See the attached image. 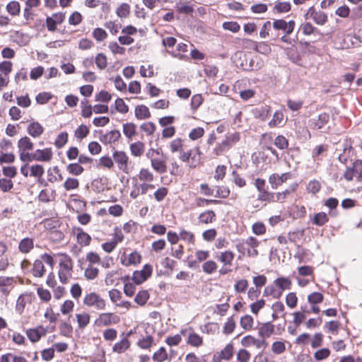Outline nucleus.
I'll use <instances>...</instances> for the list:
<instances>
[{"label": "nucleus", "instance_id": "obj_35", "mask_svg": "<svg viewBox=\"0 0 362 362\" xmlns=\"http://www.w3.org/2000/svg\"><path fill=\"white\" fill-rule=\"evenodd\" d=\"M151 358L153 362H165L171 360V357L169 356L167 349L164 346H160L155 351Z\"/></svg>", "mask_w": 362, "mask_h": 362}, {"label": "nucleus", "instance_id": "obj_27", "mask_svg": "<svg viewBox=\"0 0 362 362\" xmlns=\"http://www.w3.org/2000/svg\"><path fill=\"white\" fill-rule=\"evenodd\" d=\"M102 131H100V141L105 145L115 144L121 138V134L119 130L113 129L107 132L105 134H101Z\"/></svg>", "mask_w": 362, "mask_h": 362}, {"label": "nucleus", "instance_id": "obj_14", "mask_svg": "<svg viewBox=\"0 0 362 362\" xmlns=\"http://www.w3.org/2000/svg\"><path fill=\"white\" fill-rule=\"evenodd\" d=\"M235 352L234 345L232 342L227 344L221 350L215 352L212 356V362H222L230 361Z\"/></svg>", "mask_w": 362, "mask_h": 362}, {"label": "nucleus", "instance_id": "obj_30", "mask_svg": "<svg viewBox=\"0 0 362 362\" xmlns=\"http://www.w3.org/2000/svg\"><path fill=\"white\" fill-rule=\"evenodd\" d=\"M329 121V115L327 112L321 113L317 119H313L309 121L310 127L314 129H321Z\"/></svg>", "mask_w": 362, "mask_h": 362}, {"label": "nucleus", "instance_id": "obj_15", "mask_svg": "<svg viewBox=\"0 0 362 362\" xmlns=\"http://www.w3.org/2000/svg\"><path fill=\"white\" fill-rule=\"evenodd\" d=\"M153 273V267L149 264L144 265L141 270H136L133 272L132 279L136 285H140L146 281Z\"/></svg>", "mask_w": 362, "mask_h": 362}, {"label": "nucleus", "instance_id": "obj_33", "mask_svg": "<svg viewBox=\"0 0 362 362\" xmlns=\"http://www.w3.org/2000/svg\"><path fill=\"white\" fill-rule=\"evenodd\" d=\"M298 187V184H295L291 186V189H286L284 191L278 192H274V203H281L283 204L286 202L288 196L291 193L294 192L296 190V188Z\"/></svg>", "mask_w": 362, "mask_h": 362}, {"label": "nucleus", "instance_id": "obj_50", "mask_svg": "<svg viewBox=\"0 0 362 362\" xmlns=\"http://www.w3.org/2000/svg\"><path fill=\"white\" fill-rule=\"evenodd\" d=\"M240 325L245 331L252 330L254 327L253 317L248 314L242 316L240 319Z\"/></svg>", "mask_w": 362, "mask_h": 362}, {"label": "nucleus", "instance_id": "obj_51", "mask_svg": "<svg viewBox=\"0 0 362 362\" xmlns=\"http://www.w3.org/2000/svg\"><path fill=\"white\" fill-rule=\"evenodd\" d=\"M90 133V128L86 124L79 125L74 131V137L78 141H82L83 139L87 137Z\"/></svg>", "mask_w": 362, "mask_h": 362}, {"label": "nucleus", "instance_id": "obj_48", "mask_svg": "<svg viewBox=\"0 0 362 362\" xmlns=\"http://www.w3.org/2000/svg\"><path fill=\"white\" fill-rule=\"evenodd\" d=\"M115 13L119 18H128L131 13L130 5L125 2L120 4L116 8Z\"/></svg>", "mask_w": 362, "mask_h": 362}, {"label": "nucleus", "instance_id": "obj_9", "mask_svg": "<svg viewBox=\"0 0 362 362\" xmlns=\"http://www.w3.org/2000/svg\"><path fill=\"white\" fill-rule=\"evenodd\" d=\"M17 145L20 160L23 162L28 163L32 154L30 151L34 149V143L30 137L24 136L18 141Z\"/></svg>", "mask_w": 362, "mask_h": 362}, {"label": "nucleus", "instance_id": "obj_12", "mask_svg": "<svg viewBox=\"0 0 362 362\" xmlns=\"http://www.w3.org/2000/svg\"><path fill=\"white\" fill-rule=\"evenodd\" d=\"M272 26L274 30L284 32V35L281 37V40L285 42L286 36L290 35L293 32L296 22L293 20L287 22L284 19H276L274 21Z\"/></svg>", "mask_w": 362, "mask_h": 362}, {"label": "nucleus", "instance_id": "obj_7", "mask_svg": "<svg viewBox=\"0 0 362 362\" xmlns=\"http://www.w3.org/2000/svg\"><path fill=\"white\" fill-rule=\"evenodd\" d=\"M84 306L95 308L97 310H103L106 308V300L96 292H89L84 295L83 299Z\"/></svg>", "mask_w": 362, "mask_h": 362}, {"label": "nucleus", "instance_id": "obj_43", "mask_svg": "<svg viewBox=\"0 0 362 362\" xmlns=\"http://www.w3.org/2000/svg\"><path fill=\"white\" fill-rule=\"evenodd\" d=\"M284 114L282 110H276L272 117V119L269 122L268 125L271 128L283 126L284 122Z\"/></svg>", "mask_w": 362, "mask_h": 362}, {"label": "nucleus", "instance_id": "obj_5", "mask_svg": "<svg viewBox=\"0 0 362 362\" xmlns=\"http://www.w3.org/2000/svg\"><path fill=\"white\" fill-rule=\"evenodd\" d=\"M112 158L116 163L118 169L122 173L129 175L134 171V163L129 160L127 154L122 151L113 152Z\"/></svg>", "mask_w": 362, "mask_h": 362}, {"label": "nucleus", "instance_id": "obj_58", "mask_svg": "<svg viewBox=\"0 0 362 362\" xmlns=\"http://www.w3.org/2000/svg\"><path fill=\"white\" fill-rule=\"evenodd\" d=\"M74 302L71 299H66L60 305V312L63 315H70L74 311Z\"/></svg>", "mask_w": 362, "mask_h": 362}, {"label": "nucleus", "instance_id": "obj_39", "mask_svg": "<svg viewBox=\"0 0 362 362\" xmlns=\"http://www.w3.org/2000/svg\"><path fill=\"white\" fill-rule=\"evenodd\" d=\"M263 296L264 297H272L274 299H280L282 296L274 281L272 284H269L264 288Z\"/></svg>", "mask_w": 362, "mask_h": 362}, {"label": "nucleus", "instance_id": "obj_54", "mask_svg": "<svg viewBox=\"0 0 362 362\" xmlns=\"http://www.w3.org/2000/svg\"><path fill=\"white\" fill-rule=\"evenodd\" d=\"M329 217L325 212L315 214L312 219L313 224L317 226H322L329 222Z\"/></svg>", "mask_w": 362, "mask_h": 362}, {"label": "nucleus", "instance_id": "obj_18", "mask_svg": "<svg viewBox=\"0 0 362 362\" xmlns=\"http://www.w3.org/2000/svg\"><path fill=\"white\" fill-rule=\"evenodd\" d=\"M53 158V151L51 148L37 149L32 153L28 162L33 160L49 163Z\"/></svg>", "mask_w": 362, "mask_h": 362}, {"label": "nucleus", "instance_id": "obj_45", "mask_svg": "<svg viewBox=\"0 0 362 362\" xmlns=\"http://www.w3.org/2000/svg\"><path fill=\"white\" fill-rule=\"evenodd\" d=\"M136 345L141 349L150 350L155 345L154 338L151 335H146L138 340Z\"/></svg>", "mask_w": 362, "mask_h": 362}, {"label": "nucleus", "instance_id": "obj_63", "mask_svg": "<svg viewBox=\"0 0 362 362\" xmlns=\"http://www.w3.org/2000/svg\"><path fill=\"white\" fill-rule=\"evenodd\" d=\"M99 269L95 266L88 265L84 270V276L87 280H93L99 275Z\"/></svg>", "mask_w": 362, "mask_h": 362}, {"label": "nucleus", "instance_id": "obj_47", "mask_svg": "<svg viewBox=\"0 0 362 362\" xmlns=\"http://www.w3.org/2000/svg\"><path fill=\"white\" fill-rule=\"evenodd\" d=\"M177 13L186 15H191L194 12V7L187 1H180L175 6Z\"/></svg>", "mask_w": 362, "mask_h": 362}, {"label": "nucleus", "instance_id": "obj_1", "mask_svg": "<svg viewBox=\"0 0 362 362\" xmlns=\"http://www.w3.org/2000/svg\"><path fill=\"white\" fill-rule=\"evenodd\" d=\"M156 176L153 173L147 168H141L139 173L132 177V190L129 196L136 199L141 195H145L148 191L156 188L153 182Z\"/></svg>", "mask_w": 362, "mask_h": 362}, {"label": "nucleus", "instance_id": "obj_25", "mask_svg": "<svg viewBox=\"0 0 362 362\" xmlns=\"http://www.w3.org/2000/svg\"><path fill=\"white\" fill-rule=\"evenodd\" d=\"M243 347L255 346L257 349H264L267 343L264 339H259L254 336L248 334L242 338L240 341Z\"/></svg>", "mask_w": 362, "mask_h": 362}, {"label": "nucleus", "instance_id": "obj_60", "mask_svg": "<svg viewBox=\"0 0 362 362\" xmlns=\"http://www.w3.org/2000/svg\"><path fill=\"white\" fill-rule=\"evenodd\" d=\"M150 298L147 290H140L134 298V302L140 306H144Z\"/></svg>", "mask_w": 362, "mask_h": 362}, {"label": "nucleus", "instance_id": "obj_56", "mask_svg": "<svg viewBox=\"0 0 362 362\" xmlns=\"http://www.w3.org/2000/svg\"><path fill=\"white\" fill-rule=\"evenodd\" d=\"M285 303L288 308H296L298 303L297 293L294 291L288 293L285 296Z\"/></svg>", "mask_w": 362, "mask_h": 362}, {"label": "nucleus", "instance_id": "obj_52", "mask_svg": "<svg viewBox=\"0 0 362 362\" xmlns=\"http://www.w3.org/2000/svg\"><path fill=\"white\" fill-rule=\"evenodd\" d=\"M216 194L214 197L216 199H226L229 197L230 194V189L228 187L225 185H217L215 187Z\"/></svg>", "mask_w": 362, "mask_h": 362}, {"label": "nucleus", "instance_id": "obj_26", "mask_svg": "<svg viewBox=\"0 0 362 362\" xmlns=\"http://www.w3.org/2000/svg\"><path fill=\"white\" fill-rule=\"evenodd\" d=\"M129 334L122 333L121 339L112 346V352L121 354L130 349L131 341L129 339Z\"/></svg>", "mask_w": 362, "mask_h": 362}, {"label": "nucleus", "instance_id": "obj_34", "mask_svg": "<svg viewBox=\"0 0 362 362\" xmlns=\"http://www.w3.org/2000/svg\"><path fill=\"white\" fill-rule=\"evenodd\" d=\"M56 198V191L54 189L45 188L38 194V200L43 203L53 202Z\"/></svg>", "mask_w": 362, "mask_h": 362}, {"label": "nucleus", "instance_id": "obj_37", "mask_svg": "<svg viewBox=\"0 0 362 362\" xmlns=\"http://www.w3.org/2000/svg\"><path fill=\"white\" fill-rule=\"evenodd\" d=\"M275 332V327L271 322L263 323L258 329V334L263 339L270 337Z\"/></svg>", "mask_w": 362, "mask_h": 362}, {"label": "nucleus", "instance_id": "obj_21", "mask_svg": "<svg viewBox=\"0 0 362 362\" xmlns=\"http://www.w3.org/2000/svg\"><path fill=\"white\" fill-rule=\"evenodd\" d=\"M291 177L290 172L279 175L278 173H272L269 176L268 182L273 189H276L285 183Z\"/></svg>", "mask_w": 362, "mask_h": 362}, {"label": "nucleus", "instance_id": "obj_24", "mask_svg": "<svg viewBox=\"0 0 362 362\" xmlns=\"http://www.w3.org/2000/svg\"><path fill=\"white\" fill-rule=\"evenodd\" d=\"M307 300L310 305L311 311L313 313L317 314L320 312V308L317 305L324 300V295L320 292H312L308 294Z\"/></svg>", "mask_w": 362, "mask_h": 362}, {"label": "nucleus", "instance_id": "obj_41", "mask_svg": "<svg viewBox=\"0 0 362 362\" xmlns=\"http://www.w3.org/2000/svg\"><path fill=\"white\" fill-rule=\"evenodd\" d=\"M7 250L6 244L0 241V271L5 270L8 266V259L6 255Z\"/></svg>", "mask_w": 362, "mask_h": 362}, {"label": "nucleus", "instance_id": "obj_2", "mask_svg": "<svg viewBox=\"0 0 362 362\" xmlns=\"http://www.w3.org/2000/svg\"><path fill=\"white\" fill-rule=\"evenodd\" d=\"M185 142V139L177 137L169 143V150L173 154L178 153L181 162L188 164L191 168H195L199 163L200 148L197 146L194 149H186Z\"/></svg>", "mask_w": 362, "mask_h": 362}, {"label": "nucleus", "instance_id": "obj_49", "mask_svg": "<svg viewBox=\"0 0 362 362\" xmlns=\"http://www.w3.org/2000/svg\"><path fill=\"white\" fill-rule=\"evenodd\" d=\"M297 272L300 276H310L312 281L315 280V268L313 266H300L297 268Z\"/></svg>", "mask_w": 362, "mask_h": 362}, {"label": "nucleus", "instance_id": "obj_31", "mask_svg": "<svg viewBox=\"0 0 362 362\" xmlns=\"http://www.w3.org/2000/svg\"><path fill=\"white\" fill-rule=\"evenodd\" d=\"M275 285L277 286L279 292L283 296L284 291L286 290H290L292 287V280L289 276H279L274 280Z\"/></svg>", "mask_w": 362, "mask_h": 362}, {"label": "nucleus", "instance_id": "obj_64", "mask_svg": "<svg viewBox=\"0 0 362 362\" xmlns=\"http://www.w3.org/2000/svg\"><path fill=\"white\" fill-rule=\"evenodd\" d=\"M204 98L202 94H194L192 95L190 101V108L193 112H195L199 107L203 104L204 103Z\"/></svg>", "mask_w": 362, "mask_h": 362}, {"label": "nucleus", "instance_id": "obj_40", "mask_svg": "<svg viewBox=\"0 0 362 362\" xmlns=\"http://www.w3.org/2000/svg\"><path fill=\"white\" fill-rule=\"evenodd\" d=\"M187 332V329H182L180 330V334H176L173 336H168L165 339V343L169 346H178L180 342L182 341V335H185L186 332Z\"/></svg>", "mask_w": 362, "mask_h": 362}, {"label": "nucleus", "instance_id": "obj_17", "mask_svg": "<svg viewBox=\"0 0 362 362\" xmlns=\"http://www.w3.org/2000/svg\"><path fill=\"white\" fill-rule=\"evenodd\" d=\"M47 334V329L43 325H38L25 330V334L28 339L33 344L38 342L42 337H45Z\"/></svg>", "mask_w": 362, "mask_h": 362}, {"label": "nucleus", "instance_id": "obj_38", "mask_svg": "<svg viewBox=\"0 0 362 362\" xmlns=\"http://www.w3.org/2000/svg\"><path fill=\"white\" fill-rule=\"evenodd\" d=\"M291 4L290 1H276L273 7V11L276 13H286L291 11Z\"/></svg>", "mask_w": 362, "mask_h": 362}, {"label": "nucleus", "instance_id": "obj_3", "mask_svg": "<svg viewBox=\"0 0 362 362\" xmlns=\"http://www.w3.org/2000/svg\"><path fill=\"white\" fill-rule=\"evenodd\" d=\"M58 262L57 275L59 281L62 284H68L72 279L74 272V260L65 252H58L56 254Z\"/></svg>", "mask_w": 362, "mask_h": 362}, {"label": "nucleus", "instance_id": "obj_44", "mask_svg": "<svg viewBox=\"0 0 362 362\" xmlns=\"http://www.w3.org/2000/svg\"><path fill=\"white\" fill-rule=\"evenodd\" d=\"M131 154L134 157H141L145 150V144L140 141L132 143L129 146Z\"/></svg>", "mask_w": 362, "mask_h": 362}, {"label": "nucleus", "instance_id": "obj_62", "mask_svg": "<svg viewBox=\"0 0 362 362\" xmlns=\"http://www.w3.org/2000/svg\"><path fill=\"white\" fill-rule=\"evenodd\" d=\"M321 182L315 179L310 180L306 186V190L308 193L312 194H316L318 193L321 190Z\"/></svg>", "mask_w": 362, "mask_h": 362}, {"label": "nucleus", "instance_id": "obj_19", "mask_svg": "<svg viewBox=\"0 0 362 362\" xmlns=\"http://www.w3.org/2000/svg\"><path fill=\"white\" fill-rule=\"evenodd\" d=\"M187 329L190 331L186 339L187 345L194 349L202 347L204 344L203 337L195 332L192 327H189Z\"/></svg>", "mask_w": 362, "mask_h": 362}, {"label": "nucleus", "instance_id": "obj_59", "mask_svg": "<svg viewBox=\"0 0 362 362\" xmlns=\"http://www.w3.org/2000/svg\"><path fill=\"white\" fill-rule=\"evenodd\" d=\"M6 9L11 16H18L21 13V4L17 1H11L7 4Z\"/></svg>", "mask_w": 362, "mask_h": 362}, {"label": "nucleus", "instance_id": "obj_6", "mask_svg": "<svg viewBox=\"0 0 362 362\" xmlns=\"http://www.w3.org/2000/svg\"><path fill=\"white\" fill-rule=\"evenodd\" d=\"M155 154L159 155V150L150 148L146 153L147 158L150 160L151 168L156 173L160 175L167 173L168 165L166 159L163 158L155 157Z\"/></svg>", "mask_w": 362, "mask_h": 362}, {"label": "nucleus", "instance_id": "obj_10", "mask_svg": "<svg viewBox=\"0 0 362 362\" xmlns=\"http://www.w3.org/2000/svg\"><path fill=\"white\" fill-rule=\"evenodd\" d=\"M119 258L120 264L124 267H136L141 262L142 259L141 255L136 250H134L129 254L124 251Z\"/></svg>", "mask_w": 362, "mask_h": 362}, {"label": "nucleus", "instance_id": "obj_42", "mask_svg": "<svg viewBox=\"0 0 362 362\" xmlns=\"http://www.w3.org/2000/svg\"><path fill=\"white\" fill-rule=\"evenodd\" d=\"M134 114L136 118L139 120L146 119L151 117V112L148 107L144 105H139L136 106Z\"/></svg>", "mask_w": 362, "mask_h": 362}, {"label": "nucleus", "instance_id": "obj_36", "mask_svg": "<svg viewBox=\"0 0 362 362\" xmlns=\"http://www.w3.org/2000/svg\"><path fill=\"white\" fill-rule=\"evenodd\" d=\"M216 213L211 209H207L202 211L198 216L199 223L210 224L216 221Z\"/></svg>", "mask_w": 362, "mask_h": 362}, {"label": "nucleus", "instance_id": "obj_11", "mask_svg": "<svg viewBox=\"0 0 362 362\" xmlns=\"http://www.w3.org/2000/svg\"><path fill=\"white\" fill-rule=\"evenodd\" d=\"M120 317L114 313H102L95 320V325L98 327H110L119 322Z\"/></svg>", "mask_w": 362, "mask_h": 362}, {"label": "nucleus", "instance_id": "obj_4", "mask_svg": "<svg viewBox=\"0 0 362 362\" xmlns=\"http://www.w3.org/2000/svg\"><path fill=\"white\" fill-rule=\"evenodd\" d=\"M44 262L52 268L54 264V259L52 255L49 253H42L39 259H35L30 269V274L35 278H42L45 272L46 269Z\"/></svg>", "mask_w": 362, "mask_h": 362}, {"label": "nucleus", "instance_id": "obj_57", "mask_svg": "<svg viewBox=\"0 0 362 362\" xmlns=\"http://www.w3.org/2000/svg\"><path fill=\"white\" fill-rule=\"evenodd\" d=\"M80 182L78 179L69 177L63 183V187L66 191L76 190L79 187Z\"/></svg>", "mask_w": 362, "mask_h": 362}, {"label": "nucleus", "instance_id": "obj_55", "mask_svg": "<svg viewBox=\"0 0 362 362\" xmlns=\"http://www.w3.org/2000/svg\"><path fill=\"white\" fill-rule=\"evenodd\" d=\"M85 261L88 263V265L95 266V264H100L102 259L96 252L90 251L86 253Z\"/></svg>", "mask_w": 362, "mask_h": 362}, {"label": "nucleus", "instance_id": "obj_32", "mask_svg": "<svg viewBox=\"0 0 362 362\" xmlns=\"http://www.w3.org/2000/svg\"><path fill=\"white\" fill-rule=\"evenodd\" d=\"M27 132L33 138H38L43 134L44 127L38 122L32 121L27 127Z\"/></svg>", "mask_w": 362, "mask_h": 362}, {"label": "nucleus", "instance_id": "obj_28", "mask_svg": "<svg viewBox=\"0 0 362 362\" xmlns=\"http://www.w3.org/2000/svg\"><path fill=\"white\" fill-rule=\"evenodd\" d=\"M77 326L79 329H84L90 322L91 316L87 311L82 310L75 314Z\"/></svg>", "mask_w": 362, "mask_h": 362}, {"label": "nucleus", "instance_id": "obj_23", "mask_svg": "<svg viewBox=\"0 0 362 362\" xmlns=\"http://www.w3.org/2000/svg\"><path fill=\"white\" fill-rule=\"evenodd\" d=\"M35 296L32 293H23L19 296L16 300L15 310L18 314H22L27 305L31 304Z\"/></svg>", "mask_w": 362, "mask_h": 362}, {"label": "nucleus", "instance_id": "obj_29", "mask_svg": "<svg viewBox=\"0 0 362 362\" xmlns=\"http://www.w3.org/2000/svg\"><path fill=\"white\" fill-rule=\"evenodd\" d=\"M35 240L34 238L30 237H25L21 239L18 243V249L20 252L22 254H28L30 253L35 247L34 245Z\"/></svg>", "mask_w": 362, "mask_h": 362}, {"label": "nucleus", "instance_id": "obj_53", "mask_svg": "<svg viewBox=\"0 0 362 362\" xmlns=\"http://www.w3.org/2000/svg\"><path fill=\"white\" fill-rule=\"evenodd\" d=\"M122 130L128 139H132L136 134V125L132 122L125 123L122 125Z\"/></svg>", "mask_w": 362, "mask_h": 362}, {"label": "nucleus", "instance_id": "obj_61", "mask_svg": "<svg viewBox=\"0 0 362 362\" xmlns=\"http://www.w3.org/2000/svg\"><path fill=\"white\" fill-rule=\"evenodd\" d=\"M169 194V189L166 187H158L153 194L154 199L158 202H163Z\"/></svg>", "mask_w": 362, "mask_h": 362}, {"label": "nucleus", "instance_id": "obj_22", "mask_svg": "<svg viewBox=\"0 0 362 362\" xmlns=\"http://www.w3.org/2000/svg\"><path fill=\"white\" fill-rule=\"evenodd\" d=\"M259 241L254 236H249L245 239L246 257L255 258L259 255L258 247L259 246Z\"/></svg>", "mask_w": 362, "mask_h": 362}, {"label": "nucleus", "instance_id": "obj_46", "mask_svg": "<svg viewBox=\"0 0 362 362\" xmlns=\"http://www.w3.org/2000/svg\"><path fill=\"white\" fill-rule=\"evenodd\" d=\"M223 202L220 199H206L204 197H197L195 199L196 207H204L209 205H219Z\"/></svg>", "mask_w": 362, "mask_h": 362}, {"label": "nucleus", "instance_id": "obj_8", "mask_svg": "<svg viewBox=\"0 0 362 362\" xmlns=\"http://www.w3.org/2000/svg\"><path fill=\"white\" fill-rule=\"evenodd\" d=\"M235 253L230 250H227L216 254V259L223 264V267L219 270L221 274H226L232 270L230 269L233 266V262L235 259Z\"/></svg>", "mask_w": 362, "mask_h": 362}, {"label": "nucleus", "instance_id": "obj_16", "mask_svg": "<svg viewBox=\"0 0 362 362\" xmlns=\"http://www.w3.org/2000/svg\"><path fill=\"white\" fill-rule=\"evenodd\" d=\"M137 33V28L132 25L124 26L121 30V35L118 37V41L122 45H130L134 42V39L132 37Z\"/></svg>", "mask_w": 362, "mask_h": 362}, {"label": "nucleus", "instance_id": "obj_13", "mask_svg": "<svg viewBox=\"0 0 362 362\" xmlns=\"http://www.w3.org/2000/svg\"><path fill=\"white\" fill-rule=\"evenodd\" d=\"M305 18L306 20L311 18L318 25H324L328 21L327 13L321 10H316L313 6L307 10Z\"/></svg>", "mask_w": 362, "mask_h": 362}, {"label": "nucleus", "instance_id": "obj_20", "mask_svg": "<svg viewBox=\"0 0 362 362\" xmlns=\"http://www.w3.org/2000/svg\"><path fill=\"white\" fill-rule=\"evenodd\" d=\"M73 234L76 237L77 243L81 247H88L90 245L91 236L81 227H74Z\"/></svg>", "mask_w": 362, "mask_h": 362}]
</instances>
